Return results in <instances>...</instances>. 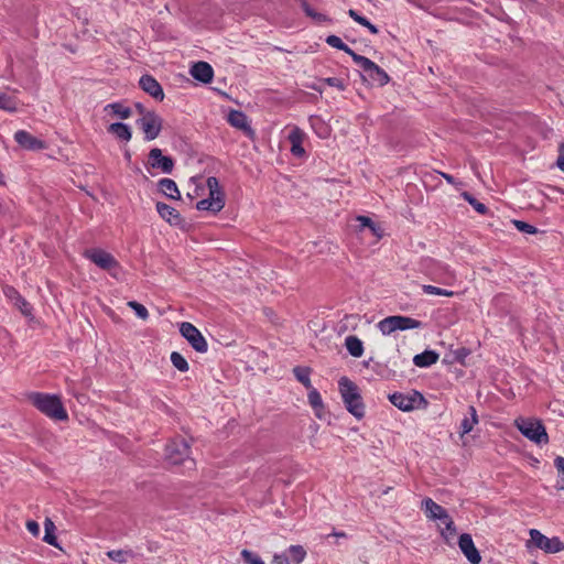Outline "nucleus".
I'll return each instance as SVG.
<instances>
[{
	"label": "nucleus",
	"instance_id": "f257e3e1",
	"mask_svg": "<svg viewBox=\"0 0 564 564\" xmlns=\"http://www.w3.org/2000/svg\"><path fill=\"white\" fill-rule=\"evenodd\" d=\"M29 401L42 413L57 421H66L67 412L64 409L59 397L41 392H31Z\"/></svg>",
	"mask_w": 564,
	"mask_h": 564
},
{
	"label": "nucleus",
	"instance_id": "f03ea898",
	"mask_svg": "<svg viewBox=\"0 0 564 564\" xmlns=\"http://www.w3.org/2000/svg\"><path fill=\"white\" fill-rule=\"evenodd\" d=\"M338 386L347 411L357 419L364 417L365 404L357 384L347 377H341L338 381Z\"/></svg>",
	"mask_w": 564,
	"mask_h": 564
},
{
	"label": "nucleus",
	"instance_id": "7ed1b4c3",
	"mask_svg": "<svg viewBox=\"0 0 564 564\" xmlns=\"http://www.w3.org/2000/svg\"><path fill=\"white\" fill-rule=\"evenodd\" d=\"M209 195L196 204L198 210H208L213 214L219 213L225 207V193L220 188L217 177L209 176L206 181Z\"/></svg>",
	"mask_w": 564,
	"mask_h": 564
},
{
	"label": "nucleus",
	"instance_id": "20e7f679",
	"mask_svg": "<svg viewBox=\"0 0 564 564\" xmlns=\"http://www.w3.org/2000/svg\"><path fill=\"white\" fill-rule=\"evenodd\" d=\"M514 425L531 442L538 445L549 443V435L541 420L518 417Z\"/></svg>",
	"mask_w": 564,
	"mask_h": 564
},
{
	"label": "nucleus",
	"instance_id": "39448f33",
	"mask_svg": "<svg viewBox=\"0 0 564 564\" xmlns=\"http://www.w3.org/2000/svg\"><path fill=\"white\" fill-rule=\"evenodd\" d=\"M165 456L173 465L184 464L188 468H193L195 466L194 459L189 457V445L183 438L170 442L165 448Z\"/></svg>",
	"mask_w": 564,
	"mask_h": 564
},
{
	"label": "nucleus",
	"instance_id": "423d86ee",
	"mask_svg": "<svg viewBox=\"0 0 564 564\" xmlns=\"http://www.w3.org/2000/svg\"><path fill=\"white\" fill-rule=\"evenodd\" d=\"M377 326L383 335H390L395 330L421 328L422 322L409 316L392 315L381 319Z\"/></svg>",
	"mask_w": 564,
	"mask_h": 564
},
{
	"label": "nucleus",
	"instance_id": "0eeeda50",
	"mask_svg": "<svg viewBox=\"0 0 564 564\" xmlns=\"http://www.w3.org/2000/svg\"><path fill=\"white\" fill-rule=\"evenodd\" d=\"M390 402L402 411H412L414 409H425L427 401L419 391H412L410 394L394 392L389 395Z\"/></svg>",
	"mask_w": 564,
	"mask_h": 564
},
{
	"label": "nucleus",
	"instance_id": "6e6552de",
	"mask_svg": "<svg viewBox=\"0 0 564 564\" xmlns=\"http://www.w3.org/2000/svg\"><path fill=\"white\" fill-rule=\"evenodd\" d=\"M529 534V543H532L534 546L544 551L545 553L554 554L564 551V543L556 536L547 538L536 529H531Z\"/></svg>",
	"mask_w": 564,
	"mask_h": 564
},
{
	"label": "nucleus",
	"instance_id": "1a4fd4ad",
	"mask_svg": "<svg viewBox=\"0 0 564 564\" xmlns=\"http://www.w3.org/2000/svg\"><path fill=\"white\" fill-rule=\"evenodd\" d=\"M138 127L144 132V139L152 141L156 139L162 130L163 119L153 111L152 113H144L137 120Z\"/></svg>",
	"mask_w": 564,
	"mask_h": 564
},
{
	"label": "nucleus",
	"instance_id": "9d476101",
	"mask_svg": "<svg viewBox=\"0 0 564 564\" xmlns=\"http://www.w3.org/2000/svg\"><path fill=\"white\" fill-rule=\"evenodd\" d=\"M180 333L197 352L203 354L207 351L208 345L206 339L192 323L183 322L180 325Z\"/></svg>",
	"mask_w": 564,
	"mask_h": 564
},
{
	"label": "nucleus",
	"instance_id": "9b49d317",
	"mask_svg": "<svg viewBox=\"0 0 564 564\" xmlns=\"http://www.w3.org/2000/svg\"><path fill=\"white\" fill-rule=\"evenodd\" d=\"M84 257L102 270L111 271L112 269L119 268V263L115 257L100 248L86 249Z\"/></svg>",
	"mask_w": 564,
	"mask_h": 564
},
{
	"label": "nucleus",
	"instance_id": "f8f14e48",
	"mask_svg": "<svg viewBox=\"0 0 564 564\" xmlns=\"http://www.w3.org/2000/svg\"><path fill=\"white\" fill-rule=\"evenodd\" d=\"M149 164L152 169H160L163 173L170 174L174 169V161L162 154V150L154 148L149 152Z\"/></svg>",
	"mask_w": 564,
	"mask_h": 564
},
{
	"label": "nucleus",
	"instance_id": "ddd939ff",
	"mask_svg": "<svg viewBox=\"0 0 564 564\" xmlns=\"http://www.w3.org/2000/svg\"><path fill=\"white\" fill-rule=\"evenodd\" d=\"M458 546H459L460 551L463 552V554L466 556V558L471 564H480L481 556H480L478 550L476 549L470 534H468V533L460 534V536L458 539Z\"/></svg>",
	"mask_w": 564,
	"mask_h": 564
},
{
	"label": "nucleus",
	"instance_id": "4468645a",
	"mask_svg": "<svg viewBox=\"0 0 564 564\" xmlns=\"http://www.w3.org/2000/svg\"><path fill=\"white\" fill-rule=\"evenodd\" d=\"M14 140L20 147L26 150L39 151L46 149V144L44 141L35 138L25 130L17 131L14 133Z\"/></svg>",
	"mask_w": 564,
	"mask_h": 564
},
{
	"label": "nucleus",
	"instance_id": "2eb2a0df",
	"mask_svg": "<svg viewBox=\"0 0 564 564\" xmlns=\"http://www.w3.org/2000/svg\"><path fill=\"white\" fill-rule=\"evenodd\" d=\"M141 89L149 94L152 98L162 101L164 99V91L160 83L151 75H143L139 80Z\"/></svg>",
	"mask_w": 564,
	"mask_h": 564
},
{
	"label": "nucleus",
	"instance_id": "dca6fc26",
	"mask_svg": "<svg viewBox=\"0 0 564 564\" xmlns=\"http://www.w3.org/2000/svg\"><path fill=\"white\" fill-rule=\"evenodd\" d=\"M228 122L234 128L242 130L249 138H254V130L248 122V117L240 110H230L227 117Z\"/></svg>",
	"mask_w": 564,
	"mask_h": 564
},
{
	"label": "nucleus",
	"instance_id": "f3484780",
	"mask_svg": "<svg viewBox=\"0 0 564 564\" xmlns=\"http://www.w3.org/2000/svg\"><path fill=\"white\" fill-rule=\"evenodd\" d=\"M189 74L196 80L209 84L213 80L214 70L207 62H197L191 67Z\"/></svg>",
	"mask_w": 564,
	"mask_h": 564
},
{
	"label": "nucleus",
	"instance_id": "a211bd4d",
	"mask_svg": "<svg viewBox=\"0 0 564 564\" xmlns=\"http://www.w3.org/2000/svg\"><path fill=\"white\" fill-rule=\"evenodd\" d=\"M156 210L159 215L171 225L176 226L182 223V217L180 213L175 208L165 203H156Z\"/></svg>",
	"mask_w": 564,
	"mask_h": 564
},
{
	"label": "nucleus",
	"instance_id": "6ab92c4d",
	"mask_svg": "<svg viewBox=\"0 0 564 564\" xmlns=\"http://www.w3.org/2000/svg\"><path fill=\"white\" fill-rule=\"evenodd\" d=\"M304 139V132L299 128L294 127L290 134L289 141L291 142V152L295 156H302L305 153L302 142Z\"/></svg>",
	"mask_w": 564,
	"mask_h": 564
},
{
	"label": "nucleus",
	"instance_id": "aec40b11",
	"mask_svg": "<svg viewBox=\"0 0 564 564\" xmlns=\"http://www.w3.org/2000/svg\"><path fill=\"white\" fill-rule=\"evenodd\" d=\"M422 509L424 510L425 516L430 520H436L438 518H445V509L442 506H440L438 503H436L431 498H425L422 501Z\"/></svg>",
	"mask_w": 564,
	"mask_h": 564
},
{
	"label": "nucleus",
	"instance_id": "412c9836",
	"mask_svg": "<svg viewBox=\"0 0 564 564\" xmlns=\"http://www.w3.org/2000/svg\"><path fill=\"white\" fill-rule=\"evenodd\" d=\"M3 292L7 297L12 300L14 304L20 308L22 314L29 315L31 312L30 304L25 301L24 297H22L19 292L13 286H4Z\"/></svg>",
	"mask_w": 564,
	"mask_h": 564
},
{
	"label": "nucleus",
	"instance_id": "4be33fe9",
	"mask_svg": "<svg viewBox=\"0 0 564 564\" xmlns=\"http://www.w3.org/2000/svg\"><path fill=\"white\" fill-rule=\"evenodd\" d=\"M365 80H369L372 85L377 84L379 86H383L389 82L388 74L380 68L377 64H375L366 75H362Z\"/></svg>",
	"mask_w": 564,
	"mask_h": 564
},
{
	"label": "nucleus",
	"instance_id": "5701e85b",
	"mask_svg": "<svg viewBox=\"0 0 564 564\" xmlns=\"http://www.w3.org/2000/svg\"><path fill=\"white\" fill-rule=\"evenodd\" d=\"M104 111L113 117H119L120 119H128L132 115L131 109L122 102L108 104L104 107Z\"/></svg>",
	"mask_w": 564,
	"mask_h": 564
},
{
	"label": "nucleus",
	"instance_id": "b1692460",
	"mask_svg": "<svg viewBox=\"0 0 564 564\" xmlns=\"http://www.w3.org/2000/svg\"><path fill=\"white\" fill-rule=\"evenodd\" d=\"M159 189L166 197L172 199H180V192L176 183L171 178H162L159 181Z\"/></svg>",
	"mask_w": 564,
	"mask_h": 564
},
{
	"label": "nucleus",
	"instance_id": "393cba45",
	"mask_svg": "<svg viewBox=\"0 0 564 564\" xmlns=\"http://www.w3.org/2000/svg\"><path fill=\"white\" fill-rule=\"evenodd\" d=\"M438 360V354L433 350H425L417 354L413 358V364L416 367L424 368L434 365Z\"/></svg>",
	"mask_w": 564,
	"mask_h": 564
},
{
	"label": "nucleus",
	"instance_id": "a878e982",
	"mask_svg": "<svg viewBox=\"0 0 564 564\" xmlns=\"http://www.w3.org/2000/svg\"><path fill=\"white\" fill-rule=\"evenodd\" d=\"M108 132L115 134L118 139L130 141L132 138L131 129L128 124L122 122H115L108 127Z\"/></svg>",
	"mask_w": 564,
	"mask_h": 564
},
{
	"label": "nucleus",
	"instance_id": "bb28decb",
	"mask_svg": "<svg viewBox=\"0 0 564 564\" xmlns=\"http://www.w3.org/2000/svg\"><path fill=\"white\" fill-rule=\"evenodd\" d=\"M345 346L348 350V352L356 358H359L364 354V344L362 341L356 337V336H348L345 339Z\"/></svg>",
	"mask_w": 564,
	"mask_h": 564
},
{
	"label": "nucleus",
	"instance_id": "cd10ccee",
	"mask_svg": "<svg viewBox=\"0 0 564 564\" xmlns=\"http://www.w3.org/2000/svg\"><path fill=\"white\" fill-rule=\"evenodd\" d=\"M308 403L314 409L315 415L318 419H322L323 417L324 404H323V400H322V397H321L319 392L316 389H314V388L310 389V392H308Z\"/></svg>",
	"mask_w": 564,
	"mask_h": 564
},
{
	"label": "nucleus",
	"instance_id": "c85d7f7f",
	"mask_svg": "<svg viewBox=\"0 0 564 564\" xmlns=\"http://www.w3.org/2000/svg\"><path fill=\"white\" fill-rule=\"evenodd\" d=\"M470 417H465L460 423L462 436L473 431L474 426L478 423L477 411L474 405L468 408Z\"/></svg>",
	"mask_w": 564,
	"mask_h": 564
},
{
	"label": "nucleus",
	"instance_id": "c756f323",
	"mask_svg": "<svg viewBox=\"0 0 564 564\" xmlns=\"http://www.w3.org/2000/svg\"><path fill=\"white\" fill-rule=\"evenodd\" d=\"M301 8L305 12L307 17H310L315 23L321 24L323 22L329 21V19L323 14L317 12L308 2L302 1Z\"/></svg>",
	"mask_w": 564,
	"mask_h": 564
},
{
	"label": "nucleus",
	"instance_id": "7c9ffc66",
	"mask_svg": "<svg viewBox=\"0 0 564 564\" xmlns=\"http://www.w3.org/2000/svg\"><path fill=\"white\" fill-rule=\"evenodd\" d=\"M293 373L295 376V378L306 388V389H311L312 388V383H311V379H310V375H311V369L307 368V367H295L293 369Z\"/></svg>",
	"mask_w": 564,
	"mask_h": 564
},
{
	"label": "nucleus",
	"instance_id": "2f4dec72",
	"mask_svg": "<svg viewBox=\"0 0 564 564\" xmlns=\"http://www.w3.org/2000/svg\"><path fill=\"white\" fill-rule=\"evenodd\" d=\"M44 527H45V534H44V538L43 540L50 544V545H53V546H58V543H57V538L56 535L54 534V531H55V525H54V522L50 519V518H46L45 519V522H44Z\"/></svg>",
	"mask_w": 564,
	"mask_h": 564
},
{
	"label": "nucleus",
	"instance_id": "473e14b6",
	"mask_svg": "<svg viewBox=\"0 0 564 564\" xmlns=\"http://www.w3.org/2000/svg\"><path fill=\"white\" fill-rule=\"evenodd\" d=\"M290 562L300 564L306 556V551L302 545H291L288 550Z\"/></svg>",
	"mask_w": 564,
	"mask_h": 564
},
{
	"label": "nucleus",
	"instance_id": "72a5a7b5",
	"mask_svg": "<svg viewBox=\"0 0 564 564\" xmlns=\"http://www.w3.org/2000/svg\"><path fill=\"white\" fill-rule=\"evenodd\" d=\"M462 197L468 202L477 213L481 214V215H485L487 214L488 212V208L486 207L485 204L478 202L470 193L468 192H463L462 193Z\"/></svg>",
	"mask_w": 564,
	"mask_h": 564
},
{
	"label": "nucleus",
	"instance_id": "f704fd0d",
	"mask_svg": "<svg viewBox=\"0 0 564 564\" xmlns=\"http://www.w3.org/2000/svg\"><path fill=\"white\" fill-rule=\"evenodd\" d=\"M107 556L117 563H126L128 556L132 557L133 553L132 551H126V550H111L107 552Z\"/></svg>",
	"mask_w": 564,
	"mask_h": 564
},
{
	"label": "nucleus",
	"instance_id": "c9c22d12",
	"mask_svg": "<svg viewBox=\"0 0 564 564\" xmlns=\"http://www.w3.org/2000/svg\"><path fill=\"white\" fill-rule=\"evenodd\" d=\"M172 365L180 371L186 372L188 370V364L186 359L177 351L171 354Z\"/></svg>",
	"mask_w": 564,
	"mask_h": 564
},
{
	"label": "nucleus",
	"instance_id": "e433bc0d",
	"mask_svg": "<svg viewBox=\"0 0 564 564\" xmlns=\"http://www.w3.org/2000/svg\"><path fill=\"white\" fill-rule=\"evenodd\" d=\"M349 15L356 21L358 22L359 24L366 26L371 33H377L378 32V29L376 28V25H373L372 23H370V21L358 14L357 11L350 9L349 10Z\"/></svg>",
	"mask_w": 564,
	"mask_h": 564
},
{
	"label": "nucleus",
	"instance_id": "4c0bfd02",
	"mask_svg": "<svg viewBox=\"0 0 564 564\" xmlns=\"http://www.w3.org/2000/svg\"><path fill=\"white\" fill-rule=\"evenodd\" d=\"M17 105L18 102L14 98L7 95H0V109L14 112L18 109Z\"/></svg>",
	"mask_w": 564,
	"mask_h": 564
},
{
	"label": "nucleus",
	"instance_id": "58836bf2",
	"mask_svg": "<svg viewBox=\"0 0 564 564\" xmlns=\"http://www.w3.org/2000/svg\"><path fill=\"white\" fill-rule=\"evenodd\" d=\"M354 61L359 65V67L362 69V75H366L368 70L375 65L372 61L369 58L358 55L356 53H352Z\"/></svg>",
	"mask_w": 564,
	"mask_h": 564
},
{
	"label": "nucleus",
	"instance_id": "ea45409f",
	"mask_svg": "<svg viewBox=\"0 0 564 564\" xmlns=\"http://www.w3.org/2000/svg\"><path fill=\"white\" fill-rule=\"evenodd\" d=\"M241 557L246 564H265L259 555L247 549L241 551Z\"/></svg>",
	"mask_w": 564,
	"mask_h": 564
},
{
	"label": "nucleus",
	"instance_id": "a19ab883",
	"mask_svg": "<svg viewBox=\"0 0 564 564\" xmlns=\"http://www.w3.org/2000/svg\"><path fill=\"white\" fill-rule=\"evenodd\" d=\"M423 291L426 294L441 295V296H453L454 292L445 289H441L434 285H423Z\"/></svg>",
	"mask_w": 564,
	"mask_h": 564
},
{
	"label": "nucleus",
	"instance_id": "79ce46f5",
	"mask_svg": "<svg viewBox=\"0 0 564 564\" xmlns=\"http://www.w3.org/2000/svg\"><path fill=\"white\" fill-rule=\"evenodd\" d=\"M512 224L521 232L529 234V235H534L538 232V229L534 226H532L525 221L514 219V220H512Z\"/></svg>",
	"mask_w": 564,
	"mask_h": 564
},
{
	"label": "nucleus",
	"instance_id": "37998d69",
	"mask_svg": "<svg viewBox=\"0 0 564 564\" xmlns=\"http://www.w3.org/2000/svg\"><path fill=\"white\" fill-rule=\"evenodd\" d=\"M128 306L131 307L141 319L145 321L149 317V312L144 305L135 301H130L128 302Z\"/></svg>",
	"mask_w": 564,
	"mask_h": 564
},
{
	"label": "nucleus",
	"instance_id": "c03bdc74",
	"mask_svg": "<svg viewBox=\"0 0 564 564\" xmlns=\"http://www.w3.org/2000/svg\"><path fill=\"white\" fill-rule=\"evenodd\" d=\"M327 44H329L333 47L343 50L347 52L348 54L352 55V51L341 41V37H326Z\"/></svg>",
	"mask_w": 564,
	"mask_h": 564
},
{
	"label": "nucleus",
	"instance_id": "a18cd8bd",
	"mask_svg": "<svg viewBox=\"0 0 564 564\" xmlns=\"http://www.w3.org/2000/svg\"><path fill=\"white\" fill-rule=\"evenodd\" d=\"M441 533L446 541L453 538L456 534V527L454 521H448V523L445 525V529L442 530Z\"/></svg>",
	"mask_w": 564,
	"mask_h": 564
},
{
	"label": "nucleus",
	"instance_id": "49530a36",
	"mask_svg": "<svg viewBox=\"0 0 564 564\" xmlns=\"http://www.w3.org/2000/svg\"><path fill=\"white\" fill-rule=\"evenodd\" d=\"M26 529L34 536H37L40 534V525L34 520H29L26 522Z\"/></svg>",
	"mask_w": 564,
	"mask_h": 564
},
{
	"label": "nucleus",
	"instance_id": "de8ad7c7",
	"mask_svg": "<svg viewBox=\"0 0 564 564\" xmlns=\"http://www.w3.org/2000/svg\"><path fill=\"white\" fill-rule=\"evenodd\" d=\"M554 465L557 468L561 479L564 480V457H556L554 460Z\"/></svg>",
	"mask_w": 564,
	"mask_h": 564
},
{
	"label": "nucleus",
	"instance_id": "09e8293b",
	"mask_svg": "<svg viewBox=\"0 0 564 564\" xmlns=\"http://www.w3.org/2000/svg\"><path fill=\"white\" fill-rule=\"evenodd\" d=\"M272 564H291V562L286 554H274Z\"/></svg>",
	"mask_w": 564,
	"mask_h": 564
},
{
	"label": "nucleus",
	"instance_id": "8fccbe9b",
	"mask_svg": "<svg viewBox=\"0 0 564 564\" xmlns=\"http://www.w3.org/2000/svg\"><path fill=\"white\" fill-rule=\"evenodd\" d=\"M357 220L360 223L361 227H368V228H370V227H372V226H373V224H375V223H373L369 217H367V216H358V217H357Z\"/></svg>",
	"mask_w": 564,
	"mask_h": 564
},
{
	"label": "nucleus",
	"instance_id": "3c124183",
	"mask_svg": "<svg viewBox=\"0 0 564 564\" xmlns=\"http://www.w3.org/2000/svg\"><path fill=\"white\" fill-rule=\"evenodd\" d=\"M135 109L138 110V112L141 115V117H144V113H152L153 110H148L140 102H137L134 105Z\"/></svg>",
	"mask_w": 564,
	"mask_h": 564
},
{
	"label": "nucleus",
	"instance_id": "603ef678",
	"mask_svg": "<svg viewBox=\"0 0 564 564\" xmlns=\"http://www.w3.org/2000/svg\"><path fill=\"white\" fill-rule=\"evenodd\" d=\"M369 229L372 231V234H373L376 237H378V238H381V237H382V229H381L379 226H377L376 224H373V226H372V227H370Z\"/></svg>",
	"mask_w": 564,
	"mask_h": 564
},
{
	"label": "nucleus",
	"instance_id": "864d4df0",
	"mask_svg": "<svg viewBox=\"0 0 564 564\" xmlns=\"http://www.w3.org/2000/svg\"><path fill=\"white\" fill-rule=\"evenodd\" d=\"M327 83H328L330 86H337V87H339V88H341V89H343V85H341L340 80H339V79H337V78H334V77H333V78H328V79H327Z\"/></svg>",
	"mask_w": 564,
	"mask_h": 564
},
{
	"label": "nucleus",
	"instance_id": "5fc2aeb1",
	"mask_svg": "<svg viewBox=\"0 0 564 564\" xmlns=\"http://www.w3.org/2000/svg\"><path fill=\"white\" fill-rule=\"evenodd\" d=\"M441 175H442V177H443L447 183L453 184V185H454V184H456L455 178H454L452 175H449V174H447V173H441Z\"/></svg>",
	"mask_w": 564,
	"mask_h": 564
},
{
	"label": "nucleus",
	"instance_id": "6e6d98bb",
	"mask_svg": "<svg viewBox=\"0 0 564 564\" xmlns=\"http://www.w3.org/2000/svg\"><path fill=\"white\" fill-rule=\"evenodd\" d=\"M437 520H440L444 525H446L448 523V521H453L446 510H445V518H438Z\"/></svg>",
	"mask_w": 564,
	"mask_h": 564
},
{
	"label": "nucleus",
	"instance_id": "4d7b16f0",
	"mask_svg": "<svg viewBox=\"0 0 564 564\" xmlns=\"http://www.w3.org/2000/svg\"><path fill=\"white\" fill-rule=\"evenodd\" d=\"M557 166L564 171V155H560L556 161Z\"/></svg>",
	"mask_w": 564,
	"mask_h": 564
},
{
	"label": "nucleus",
	"instance_id": "13d9d810",
	"mask_svg": "<svg viewBox=\"0 0 564 564\" xmlns=\"http://www.w3.org/2000/svg\"><path fill=\"white\" fill-rule=\"evenodd\" d=\"M466 355H467V354H466L464 350H462V352H458V354H457L456 359H457L458 361H463V357H465Z\"/></svg>",
	"mask_w": 564,
	"mask_h": 564
},
{
	"label": "nucleus",
	"instance_id": "bf43d9fd",
	"mask_svg": "<svg viewBox=\"0 0 564 564\" xmlns=\"http://www.w3.org/2000/svg\"><path fill=\"white\" fill-rule=\"evenodd\" d=\"M124 158H126L128 161H130V159H131V154H130V152H129V151H127V152L124 153Z\"/></svg>",
	"mask_w": 564,
	"mask_h": 564
},
{
	"label": "nucleus",
	"instance_id": "052dcab7",
	"mask_svg": "<svg viewBox=\"0 0 564 564\" xmlns=\"http://www.w3.org/2000/svg\"><path fill=\"white\" fill-rule=\"evenodd\" d=\"M76 51H77V46H73V45H70V52H72V53H75Z\"/></svg>",
	"mask_w": 564,
	"mask_h": 564
},
{
	"label": "nucleus",
	"instance_id": "680f3d73",
	"mask_svg": "<svg viewBox=\"0 0 564 564\" xmlns=\"http://www.w3.org/2000/svg\"><path fill=\"white\" fill-rule=\"evenodd\" d=\"M336 536H345L346 534L344 532L335 533Z\"/></svg>",
	"mask_w": 564,
	"mask_h": 564
},
{
	"label": "nucleus",
	"instance_id": "e2e57ef3",
	"mask_svg": "<svg viewBox=\"0 0 564 564\" xmlns=\"http://www.w3.org/2000/svg\"><path fill=\"white\" fill-rule=\"evenodd\" d=\"M390 489H391V488H390V487H388L387 489H384V490H383V492H382V494H383V495H387V494L389 492V490H390Z\"/></svg>",
	"mask_w": 564,
	"mask_h": 564
}]
</instances>
